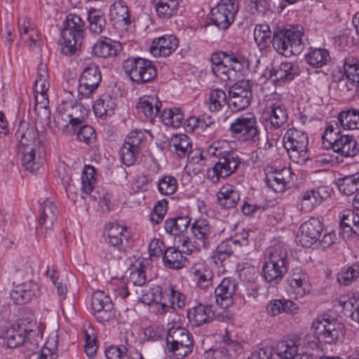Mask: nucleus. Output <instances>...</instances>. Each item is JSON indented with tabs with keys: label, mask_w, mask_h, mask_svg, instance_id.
I'll use <instances>...</instances> for the list:
<instances>
[{
	"label": "nucleus",
	"mask_w": 359,
	"mask_h": 359,
	"mask_svg": "<svg viewBox=\"0 0 359 359\" xmlns=\"http://www.w3.org/2000/svg\"><path fill=\"white\" fill-rule=\"evenodd\" d=\"M95 169L92 165H85L81 175V189L83 193L90 194L94 189L96 181Z\"/></svg>",
	"instance_id": "3c124183"
},
{
	"label": "nucleus",
	"mask_w": 359,
	"mask_h": 359,
	"mask_svg": "<svg viewBox=\"0 0 359 359\" xmlns=\"http://www.w3.org/2000/svg\"><path fill=\"white\" fill-rule=\"evenodd\" d=\"M177 189V180L172 176H165L158 183V189L163 195H171Z\"/></svg>",
	"instance_id": "052dcab7"
},
{
	"label": "nucleus",
	"mask_w": 359,
	"mask_h": 359,
	"mask_svg": "<svg viewBox=\"0 0 359 359\" xmlns=\"http://www.w3.org/2000/svg\"><path fill=\"white\" fill-rule=\"evenodd\" d=\"M102 79L99 66L91 62L83 70L79 78L78 93L83 97H89L98 88Z\"/></svg>",
	"instance_id": "4468645a"
},
{
	"label": "nucleus",
	"mask_w": 359,
	"mask_h": 359,
	"mask_svg": "<svg viewBox=\"0 0 359 359\" xmlns=\"http://www.w3.org/2000/svg\"><path fill=\"white\" fill-rule=\"evenodd\" d=\"M327 196L328 193L323 188L312 189L302 191L298 196L297 208L302 212H310Z\"/></svg>",
	"instance_id": "dca6fc26"
},
{
	"label": "nucleus",
	"mask_w": 359,
	"mask_h": 359,
	"mask_svg": "<svg viewBox=\"0 0 359 359\" xmlns=\"http://www.w3.org/2000/svg\"><path fill=\"white\" fill-rule=\"evenodd\" d=\"M160 118L165 125L173 128H179L184 121V114L181 109L176 107L164 109L160 114Z\"/></svg>",
	"instance_id": "37998d69"
},
{
	"label": "nucleus",
	"mask_w": 359,
	"mask_h": 359,
	"mask_svg": "<svg viewBox=\"0 0 359 359\" xmlns=\"http://www.w3.org/2000/svg\"><path fill=\"white\" fill-rule=\"evenodd\" d=\"M334 151L344 157H354L359 154V146L353 136L335 131Z\"/></svg>",
	"instance_id": "412c9836"
},
{
	"label": "nucleus",
	"mask_w": 359,
	"mask_h": 359,
	"mask_svg": "<svg viewBox=\"0 0 359 359\" xmlns=\"http://www.w3.org/2000/svg\"><path fill=\"white\" fill-rule=\"evenodd\" d=\"M339 190L345 195H353L359 191V172L344 175L337 180Z\"/></svg>",
	"instance_id": "c9c22d12"
},
{
	"label": "nucleus",
	"mask_w": 359,
	"mask_h": 359,
	"mask_svg": "<svg viewBox=\"0 0 359 359\" xmlns=\"http://www.w3.org/2000/svg\"><path fill=\"white\" fill-rule=\"evenodd\" d=\"M211 69L212 74L221 81H229L232 77V72L226 63L219 66H212Z\"/></svg>",
	"instance_id": "774afa93"
},
{
	"label": "nucleus",
	"mask_w": 359,
	"mask_h": 359,
	"mask_svg": "<svg viewBox=\"0 0 359 359\" xmlns=\"http://www.w3.org/2000/svg\"><path fill=\"white\" fill-rule=\"evenodd\" d=\"M114 100L109 95H103L93 104V110L97 117L105 118L111 116L116 108Z\"/></svg>",
	"instance_id": "e433bc0d"
},
{
	"label": "nucleus",
	"mask_w": 359,
	"mask_h": 359,
	"mask_svg": "<svg viewBox=\"0 0 359 359\" xmlns=\"http://www.w3.org/2000/svg\"><path fill=\"white\" fill-rule=\"evenodd\" d=\"M41 341V337L37 333L36 330L32 328L28 329L25 337V342L22 345L24 353L27 355L36 353L39 348V344L42 342Z\"/></svg>",
	"instance_id": "a18cd8bd"
},
{
	"label": "nucleus",
	"mask_w": 359,
	"mask_h": 359,
	"mask_svg": "<svg viewBox=\"0 0 359 359\" xmlns=\"http://www.w3.org/2000/svg\"><path fill=\"white\" fill-rule=\"evenodd\" d=\"M193 273L198 287L206 289L212 285L214 274L210 269L203 266L196 269Z\"/></svg>",
	"instance_id": "603ef678"
},
{
	"label": "nucleus",
	"mask_w": 359,
	"mask_h": 359,
	"mask_svg": "<svg viewBox=\"0 0 359 359\" xmlns=\"http://www.w3.org/2000/svg\"><path fill=\"white\" fill-rule=\"evenodd\" d=\"M344 73L347 79L353 83L359 84V62L354 59H348L344 63Z\"/></svg>",
	"instance_id": "13d9d810"
},
{
	"label": "nucleus",
	"mask_w": 359,
	"mask_h": 359,
	"mask_svg": "<svg viewBox=\"0 0 359 359\" xmlns=\"http://www.w3.org/2000/svg\"><path fill=\"white\" fill-rule=\"evenodd\" d=\"M140 151L137 149H135L134 148L123 144L119 151L123 163L127 166L133 165L137 160Z\"/></svg>",
	"instance_id": "e2e57ef3"
},
{
	"label": "nucleus",
	"mask_w": 359,
	"mask_h": 359,
	"mask_svg": "<svg viewBox=\"0 0 359 359\" xmlns=\"http://www.w3.org/2000/svg\"><path fill=\"white\" fill-rule=\"evenodd\" d=\"M252 100L250 81L242 80L234 83L229 90L228 105L235 111L246 109Z\"/></svg>",
	"instance_id": "ddd939ff"
},
{
	"label": "nucleus",
	"mask_w": 359,
	"mask_h": 359,
	"mask_svg": "<svg viewBox=\"0 0 359 359\" xmlns=\"http://www.w3.org/2000/svg\"><path fill=\"white\" fill-rule=\"evenodd\" d=\"M146 266L143 262H140L138 266H135L130 272L128 283H132L135 286L143 287L146 283L145 275Z\"/></svg>",
	"instance_id": "4d7b16f0"
},
{
	"label": "nucleus",
	"mask_w": 359,
	"mask_h": 359,
	"mask_svg": "<svg viewBox=\"0 0 359 359\" xmlns=\"http://www.w3.org/2000/svg\"><path fill=\"white\" fill-rule=\"evenodd\" d=\"M323 230V222L318 218L311 217L299 226L297 242L302 247L310 248L319 241Z\"/></svg>",
	"instance_id": "2eb2a0df"
},
{
	"label": "nucleus",
	"mask_w": 359,
	"mask_h": 359,
	"mask_svg": "<svg viewBox=\"0 0 359 359\" xmlns=\"http://www.w3.org/2000/svg\"><path fill=\"white\" fill-rule=\"evenodd\" d=\"M163 262L166 268L179 270L186 266L187 259L177 248L169 247L163 252Z\"/></svg>",
	"instance_id": "c756f323"
},
{
	"label": "nucleus",
	"mask_w": 359,
	"mask_h": 359,
	"mask_svg": "<svg viewBox=\"0 0 359 359\" xmlns=\"http://www.w3.org/2000/svg\"><path fill=\"white\" fill-rule=\"evenodd\" d=\"M88 20L89 29L92 33L100 34L103 32L106 26V20L104 15L101 11L95 9L90 11Z\"/></svg>",
	"instance_id": "8fccbe9b"
},
{
	"label": "nucleus",
	"mask_w": 359,
	"mask_h": 359,
	"mask_svg": "<svg viewBox=\"0 0 359 359\" xmlns=\"http://www.w3.org/2000/svg\"><path fill=\"white\" fill-rule=\"evenodd\" d=\"M218 204L223 208H234L240 200V194L231 185L223 186L217 195Z\"/></svg>",
	"instance_id": "7c9ffc66"
},
{
	"label": "nucleus",
	"mask_w": 359,
	"mask_h": 359,
	"mask_svg": "<svg viewBox=\"0 0 359 359\" xmlns=\"http://www.w3.org/2000/svg\"><path fill=\"white\" fill-rule=\"evenodd\" d=\"M84 35V22L76 14H69L61 31V52L65 55H72L81 46Z\"/></svg>",
	"instance_id": "f03ea898"
},
{
	"label": "nucleus",
	"mask_w": 359,
	"mask_h": 359,
	"mask_svg": "<svg viewBox=\"0 0 359 359\" xmlns=\"http://www.w3.org/2000/svg\"><path fill=\"white\" fill-rule=\"evenodd\" d=\"M236 290V283L231 278H224L215 290L216 303L222 308L233 304V295Z\"/></svg>",
	"instance_id": "393cba45"
},
{
	"label": "nucleus",
	"mask_w": 359,
	"mask_h": 359,
	"mask_svg": "<svg viewBox=\"0 0 359 359\" xmlns=\"http://www.w3.org/2000/svg\"><path fill=\"white\" fill-rule=\"evenodd\" d=\"M299 69L297 65L291 62H282L278 66L273 67L266 74L271 81L275 83H285L290 81L299 74Z\"/></svg>",
	"instance_id": "a211bd4d"
},
{
	"label": "nucleus",
	"mask_w": 359,
	"mask_h": 359,
	"mask_svg": "<svg viewBox=\"0 0 359 359\" xmlns=\"http://www.w3.org/2000/svg\"><path fill=\"white\" fill-rule=\"evenodd\" d=\"M298 341L285 339L275 347L266 346L253 352L248 359H293L298 352Z\"/></svg>",
	"instance_id": "1a4fd4ad"
},
{
	"label": "nucleus",
	"mask_w": 359,
	"mask_h": 359,
	"mask_svg": "<svg viewBox=\"0 0 359 359\" xmlns=\"http://www.w3.org/2000/svg\"><path fill=\"white\" fill-rule=\"evenodd\" d=\"M161 294V300L165 301L166 298L168 299L169 306L175 309L176 308L182 309L186 304L185 296L179 291L175 290L172 287L165 289L164 292L160 291Z\"/></svg>",
	"instance_id": "de8ad7c7"
},
{
	"label": "nucleus",
	"mask_w": 359,
	"mask_h": 359,
	"mask_svg": "<svg viewBox=\"0 0 359 359\" xmlns=\"http://www.w3.org/2000/svg\"><path fill=\"white\" fill-rule=\"evenodd\" d=\"M27 330L18 324L13 325L10 327L0 329V338L4 339V344L8 348L22 346Z\"/></svg>",
	"instance_id": "b1692460"
},
{
	"label": "nucleus",
	"mask_w": 359,
	"mask_h": 359,
	"mask_svg": "<svg viewBox=\"0 0 359 359\" xmlns=\"http://www.w3.org/2000/svg\"><path fill=\"white\" fill-rule=\"evenodd\" d=\"M308 137L296 128L289 129L283 137V145L292 161L297 163H304L308 158Z\"/></svg>",
	"instance_id": "423d86ee"
},
{
	"label": "nucleus",
	"mask_w": 359,
	"mask_h": 359,
	"mask_svg": "<svg viewBox=\"0 0 359 359\" xmlns=\"http://www.w3.org/2000/svg\"><path fill=\"white\" fill-rule=\"evenodd\" d=\"M339 121L344 129H359V110L350 109L339 114Z\"/></svg>",
	"instance_id": "c03bdc74"
},
{
	"label": "nucleus",
	"mask_w": 359,
	"mask_h": 359,
	"mask_svg": "<svg viewBox=\"0 0 359 359\" xmlns=\"http://www.w3.org/2000/svg\"><path fill=\"white\" fill-rule=\"evenodd\" d=\"M123 68L130 79L137 84L149 83L157 75L156 69L151 61L140 57L125 60Z\"/></svg>",
	"instance_id": "39448f33"
},
{
	"label": "nucleus",
	"mask_w": 359,
	"mask_h": 359,
	"mask_svg": "<svg viewBox=\"0 0 359 359\" xmlns=\"http://www.w3.org/2000/svg\"><path fill=\"white\" fill-rule=\"evenodd\" d=\"M88 114V109L81 104L74 100L63 101L54 121L57 126L65 127L70 124L76 130V127L83 123Z\"/></svg>",
	"instance_id": "0eeeda50"
},
{
	"label": "nucleus",
	"mask_w": 359,
	"mask_h": 359,
	"mask_svg": "<svg viewBox=\"0 0 359 359\" xmlns=\"http://www.w3.org/2000/svg\"><path fill=\"white\" fill-rule=\"evenodd\" d=\"M166 343L167 351L170 354L171 359H183L193 350V346L175 344L170 341Z\"/></svg>",
	"instance_id": "bf43d9fd"
},
{
	"label": "nucleus",
	"mask_w": 359,
	"mask_h": 359,
	"mask_svg": "<svg viewBox=\"0 0 359 359\" xmlns=\"http://www.w3.org/2000/svg\"><path fill=\"white\" fill-rule=\"evenodd\" d=\"M191 230L196 240L194 242L196 244H194L189 238H187L182 241L183 246L187 247V250L191 252L195 250L200 251L201 248H208L212 238L215 235V230L209 221L204 218L196 219L191 225Z\"/></svg>",
	"instance_id": "9d476101"
},
{
	"label": "nucleus",
	"mask_w": 359,
	"mask_h": 359,
	"mask_svg": "<svg viewBox=\"0 0 359 359\" xmlns=\"http://www.w3.org/2000/svg\"><path fill=\"white\" fill-rule=\"evenodd\" d=\"M161 105V102L157 97L148 96L140 97L136 108L139 113H142L150 121H152L160 113Z\"/></svg>",
	"instance_id": "cd10ccee"
},
{
	"label": "nucleus",
	"mask_w": 359,
	"mask_h": 359,
	"mask_svg": "<svg viewBox=\"0 0 359 359\" xmlns=\"http://www.w3.org/2000/svg\"><path fill=\"white\" fill-rule=\"evenodd\" d=\"M287 253L276 250L269 252V256L265 262L262 272L266 282L273 285L280 283L287 271Z\"/></svg>",
	"instance_id": "9b49d317"
},
{
	"label": "nucleus",
	"mask_w": 359,
	"mask_h": 359,
	"mask_svg": "<svg viewBox=\"0 0 359 359\" xmlns=\"http://www.w3.org/2000/svg\"><path fill=\"white\" fill-rule=\"evenodd\" d=\"M39 294V287L36 283L29 281L18 285L11 292V298L17 304L29 302Z\"/></svg>",
	"instance_id": "6ab92c4d"
},
{
	"label": "nucleus",
	"mask_w": 359,
	"mask_h": 359,
	"mask_svg": "<svg viewBox=\"0 0 359 359\" xmlns=\"http://www.w3.org/2000/svg\"><path fill=\"white\" fill-rule=\"evenodd\" d=\"M271 32L267 24L257 25L254 29V38L258 46L264 48L270 40Z\"/></svg>",
	"instance_id": "6e6d98bb"
},
{
	"label": "nucleus",
	"mask_w": 359,
	"mask_h": 359,
	"mask_svg": "<svg viewBox=\"0 0 359 359\" xmlns=\"http://www.w3.org/2000/svg\"><path fill=\"white\" fill-rule=\"evenodd\" d=\"M157 15L162 19H168L173 15L178 8L177 0H154Z\"/></svg>",
	"instance_id": "79ce46f5"
},
{
	"label": "nucleus",
	"mask_w": 359,
	"mask_h": 359,
	"mask_svg": "<svg viewBox=\"0 0 359 359\" xmlns=\"http://www.w3.org/2000/svg\"><path fill=\"white\" fill-rule=\"evenodd\" d=\"M238 11L236 0H220L211 10L210 20L218 28L226 29L234 21Z\"/></svg>",
	"instance_id": "f8f14e48"
},
{
	"label": "nucleus",
	"mask_w": 359,
	"mask_h": 359,
	"mask_svg": "<svg viewBox=\"0 0 359 359\" xmlns=\"http://www.w3.org/2000/svg\"><path fill=\"white\" fill-rule=\"evenodd\" d=\"M214 311L210 304H197L187 311L189 321L196 327L208 324L214 319Z\"/></svg>",
	"instance_id": "4be33fe9"
},
{
	"label": "nucleus",
	"mask_w": 359,
	"mask_h": 359,
	"mask_svg": "<svg viewBox=\"0 0 359 359\" xmlns=\"http://www.w3.org/2000/svg\"><path fill=\"white\" fill-rule=\"evenodd\" d=\"M266 311L271 316H276L281 313L294 315L298 313V305L290 299H272L266 306Z\"/></svg>",
	"instance_id": "bb28decb"
},
{
	"label": "nucleus",
	"mask_w": 359,
	"mask_h": 359,
	"mask_svg": "<svg viewBox=\"0 0 359 359\" xmlns=\"http://www.w3.org/2000/svg\"><path fill=\"white\" fill-rule=\"evenodd\" d=\"M266 114L268 117L266 119L270 121L271 126L275 129L279 128L287 118L285 109L280 105H272Z\"/></svg>",
	"instance_id": "49530a36"
},
{
	"label": "nucleus",
	"mask_w": 359,
	"mask_h": 359,
	"mask_svg": "<svg viewBox=\"0 0 359 359\" xmlns=\"http://www.w3.org/2000/svg\"><path fill=\"white\" fill-rule=\"evenodd\" d=\"M48 78L49 76L46 65L43 63L39 64L34 88L35 93L41 94V96L45 101L41 103L43 104V105H41L43 107H46V104L47 103L46 92L50 87Z\"/></svg>",
	"instance_id": "473e14b6"
},
{
	"label": "nucleus",
	"mask_w": 359,
	"mask_h": 359,
	"mask_svg": "<svg viewBox=\"0 0 359 359\" xmlns=\"http://www.w3.org/2000/svg\"><path fill=\"white\" fill-rule=\"evenodd\" d=\"M37 134L32 127H28L26 123H21L15 133L19 141L18 151L23 168L30 172L38 170L41 166L40 156V141L36 139Z\"/></svg>",
	"instance_id": "f257e3e1"
},
{
	"label": "nucleus",
	"mask_w": 359,
	"mask_h": 359,
	"mask_svg": "<svg viewBox=\"0 0 359 359\" xmlns=\"http://www.w3.org/2000/svg\"><path fill=\"white\" fill-rule=\"evenodd\" d=\"M359 276V265H353L342 269L337 276V281L340 285H348Z\"/></svg>",
	"instance_id": "5fc2aeb1"
},
{
	"label": "nucleus",
	"mask_w": 359,
	"mask_h": 359,
	"mask_svg": "<svg viewBox=\"0 0 359 359\" xmlns=\"http://www.w3.org/2000/svg\"><path fill=\"white\" fill-rule=\"evenodd\" d=\"M41 217L39 224L43 226L46 230L50 229L56 222L58 216V209L53 201L45 200L40 205Z\"/></svg>",
	"instance_id": "c85d7f7f"
},
{
	"label": "nucleus",
	"mask_w": 359,
	"mask_h": 359,
	"mask_svg": "<svg viewBox=\"0 0 359 359\" xmlns=\"http://www.w3.org/2000/svg\"><path fill=\"white\" fill-rule=\"evenodd\" d=\"M170 149L172 153L179 157L185 156L191 151V142L185 134L174 135L170 142Z\"/></svg>",
	"instance_id": "4c0bfd02"
},
{
	"label": "nucleus",
	"mask_w": 359,
	"mask_h": 359,
	"mask_svg": "<svg viewBox=\"0 0 359 359\" xmlns=\"http://www.w3.org/2000/svg\"><path fill=\"white\" fill-rule=\"evenodd\" d=\"M172 342L175 344L193 346L194 341L190 337L189 332L184 328H177L170 330L166 339V342Z\"/></svg>",
	"instance_id": "09e8293b"
},
{
	"label": "nucleus",
	"mask_w": 359,
	"mask_h": 359,
	"mask_svg": "<svg viewBox=\"0 0 359 359\" xmlns=\"http://www.w3.org/2000/svg\"><path fill=\"white\" fill-rule=\"evenodd\" d=\"M93 315L100 323L109 322L115 317L114 304L101 307V309L99 311H93Z\"/></svg>",
	"instance_id": "338daca9"
},
{
	"label": "nucleus",
	"mask_w": 359,
	"mask_h": 359,
	"mask_svg": "<svg viewBox=\"0 0 359 359\" xmlns=\"http://www.w3.org/2000/svg\"><path fill=\"white\" fill-rule=\"evenodd\" d=\"M305 60L310 66L320 68L326 65L330 61L331 57L327 50L311 47L305 55Z\"/></svg>",
	"instance_id": "f704fd0d"
},
{
	"label": "nucleus",
	"mask_w": 359,
	"mask_h": 359,
	"mask_svg": "<svg viewBox=\"0 0 359 359\" xmlns=\"http://www.w3.org/2000/svg\"><path fill=\"white\" fill-rule=\"evenodd\" d=\"M233 137L241 141L256 143L259 140V130L256 116L245 114L236 118L230 125Z\"/></svg>",
	"instance_id": "6e6552de"
},
{
	"label": "nucleus",
	"mask_w": 359,
	"mask_h": 359,
	"mask_svg": "<svg viewBox=\"0 0 359 359\" xmlns=\"http://www.w3.org/2000/svg\"><path fill=\"white\" fill-rule=\"evenodd\" d=\"M240 163L238 156L234 153L231 151L224 152L212 168V171L217 177V180L220 177L226 178L232 175L237 169Z\"/></svg>",
	"instance_id": "f3484780"
},
{
	"label": "nucleus",
	"mask_w": 359,
	"mask_h": 359,
	"mask_svg": "<svg viewBox=\"0 0 359 359\" xmlns=\"http://www.w3.org/2000/svg\"><path fill=\"white\" fill-rule=\"evenodd\" d=\"M312 327L319 341L332 344L341 341L345 336V327L343 323L328 316H321L316 318Z\"/></svg>",
	"instance_id": "20e7f679"
},
{
	"label": "nucleus",
	"mask_w": 359,
	"mask_h": 359,
	"mask_svg": "<svg viewBox=\"0 0 359 359\" xmlns=\"http://www.w3.org/2000/svg\"><path fill=\"white\" fill-rule=\"evenodd\" d=\"M144 136V135L141 130H133L128 135L123 144L140 151V145L142 142Z\"/></svg>",
	"instance_id": "69168bd1"
},
{
	"label": "nucleus",
	"mask_w": 359,
	"mask_h": 359,
	"mask_svg": "<svg viewBox=\"0 0 359 359\" xmlns=\"http://www.w3.org/2000/svg\"><path fill=\"white\" fill-rule=\"evenodd\" d=\"M338 304L346 316L359 324V296H341Z\"/></svg>",
	"instance_id": "2f4dec72"
},
{
	"label": "nucleus",
	"mask_w": 359,
	"mask_h": 359,
	"mask_svg": "<svg viewBox=\"0 0 359 359\" xmlns=\"http://www.w3.org/2000/svg\"><path fill=\"white\" fill-rule=\"evenodd\" d=\"M247 245H248V233L244 232L241 240L230 239L221 242L214 252L212 258L216 264L219 263L222 264L224 260L232 255L233 252V247Z\"/></svg>",
	"instance_id": "aec40b11"
},
{
	"label": "nucleus",
	"mask_w": 359,
	"mask_h": 359,
	"mask_svg": "<svg viewBox=\"0 0 359 359\" xmlns=\"http://www.w3.org/2000/svg\"><path fill=\"white\" fill-rule=\"evenodd\" d=\"M264 181L266 186L276 193L283 191L288 183L285 182V178L275 177L273 175L269 174H266Z\"/></svg>",
	"instance_id": "0e129e2a"
},
{
	"label": "nucleus",
	"mask_w": 359,
	"mask_h": 359,
	"mask_svg": "<svg viewBox=\"0 0 359 359\" xmlns=\"http://www.w3.org/2000/svg\"><path fill=\"white\" fill-rule=\"evenodd\" d=\"M177 47L178 40L175 36H163L153 41L149 51L155 57H166L173 53Z\"/></svg>",
	"instance_id": "a878e982"
},
{
	"label": "nucleus",
	"mask_w": 359,
	"mask_h": 359,
	"mask_svg": "<svg viewBox=\"0 0 359 359\" xmlns=\"http://www.w3.org/2000/svg\"><path fill=\"white\" fill-rule=\"evenodd\" d=\"M303 32L296 27L277 29L273 32L272 46L285 57L299 55L302 50Z\"/></svg>",
	"instance_id": "7ed1b4c3"
},
{
	"label": "nucleus",
	"mask_w": 359,
	"mask_h": 359,
	"mask_svg": "<svg viewBox=\"0 0 359 359\" xmlns=\"http://www.w3.org/2000/svg\"><path fill=\"white\" fill-rule=\"evenodd\" d=\"M109 16L111 20L116 23L123 22L125 25L130 24L128 7L122 1H115L111 6Z\"/></svg>",
	"instance_id": "58836bf2"
},
{
	"label": "nucleus",
	"mask_w": 359,
	"mask_h": 359,
	"mask_svg": "<svg viewBox=\"0 0 359 359\" xmlns=\"http://www.w3.org/2000/svg\"><path fill=\"white\" fill-rule=\"evenodd\" d=\"M287 293L288 294L294 299L302 298L304 296L309 294L312 290V285L309 280H303L299 281H294L287 283Z\"/></svg>",
	"instance_id": "a19ab883"
},
{
	"label": "nucleus",
	"mask_w": 359,
	"mask_h": 359,
	"mask_svg": "<svg viewBox=\"0 0 359 359\" xmlns=\"http://www.w3.org/2000/svg\"><path fill=\"white\" fill-rule=\"evenodd\" d=\"M113 305L111 298L102 291L93 292L91 299V308L93 311H99L101 307Z\"/></svg>",
	"instance_id": "680f3d73"
},
{
	"label": "nucleus",
	"mask_w": 359,
	"mask_h": 359,
	"mask_svg": "<svg viewBox=\"0 0 359 359\" xmlns=\"http://www.w3.org/2000/svg\"><path fill=\"white\" fill-rule=\"evenodd\" d=\"M190 223L191 218L189 216H178L167 219L165 222L164 228L167 233L178 235L185 231Z\"/></svg>",
	"instance_id": "ea45409f"
},
{
	"label": "nucleus",
	"mask_w": 359,
	"mask_h": 359,
	"mask_svg": "<svg viewBox=\"0 0 359 359\" xmlns=\"http://www.w3.org/2000/svg\"><path fill=\"white\" fill-rule=\"evenodd\" d=\"M121 50V43L106 36L100 37L92 48L93 54L102 58L115 57Z\"/></svg>",
	"instance_id": "5701e85b"
},
{
	"label": "nucleus",
	"mask_w": 359,
	"mask_h": 359,
	"mask_svg": "<svg viewBox=\"0 0 359 359\" xmlns=\"http://www.w3.org/2000/svg\"><path fill=\"white\" fill-rule=\"evenodd\" d=\"M226 103L228 104V98L223 90L217 88L210 92L208 108L211 111L220 110Z\"/></svg>",
	"instance_id": "864d4df0"
},
{
	"label": "nucleus",
	"mask_w": 359,
	"mask_h": 359,
	"mask_svg": "<svg viewBox=\"0 0 359 359\" xmlns=\"http://www.w3.org/2000/svg\"><path fill=\"white\" fill-rule=\"evenodd\" d=\"M340 226L343 233H351L359 236V214L353 210L343 211L340 219Z\"/></svg>",
	"instance_id": "72a5a7b5"
}]
</instances>
